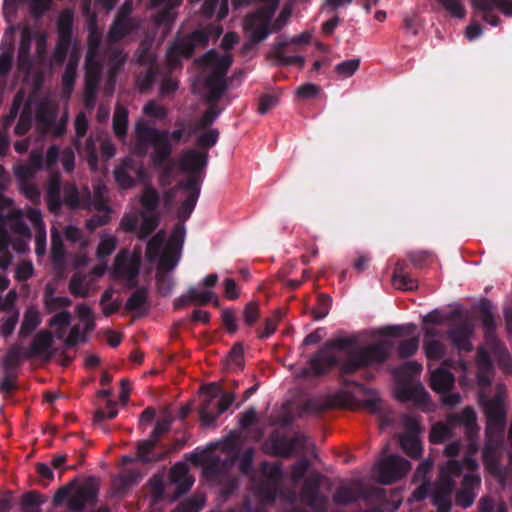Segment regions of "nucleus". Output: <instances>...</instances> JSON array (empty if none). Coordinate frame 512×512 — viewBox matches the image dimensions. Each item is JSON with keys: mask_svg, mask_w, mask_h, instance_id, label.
<instances>
[{"mask_svg": "<svg viewBox=\"0 0 512 512\" xmlns=\"http://www.w3.org/2000/svg\"><path fill=\"white\" fill-rule=\"evenodd\" d=\"M396 397L401 402L412 401L416 404H424L428 399V393L421 384H400L396 389Z\"/></svg>", "mask_w": 512, "mask_h": 512, "instance_id": "obj_27", "label": "nucleus"}, {"mask_svg": "<svg viewBox=\"0 0 512 512\" xmlns=\"http://www.w3.org/2000/svg\"><path fill=\"white\" fill-rule=\"evenodd\" d=\"M221 112L222 108H219L217 105L208 104V108L199 119L196 125V129H205L211 126L215 119L221 114Z\"/></svg>", "mask_w": 512, "mask_h": 512, "instance_id": "obj_52", "label": "nucleus"}, {"mask_svg": "<svg viewBox=\"0 0 512 512\" xmlns=\"http://www.w3.org/2000/svg\"><path fill=\"white\" fill-rule=\"evenodd\" d=\"M171 421L167 419L160 420L156 423L150 436L146 440H142L137 445V459L142 463L159 462L167 458L170 450L160 453H154V449L158 446L161 437L170 431Z\"/></svg>", "mask_w": 512, "mask_h": 512, "instance_id": "obj_9", "label": "nucleus"}, {"mask_svg": "<svg viewBox=\"0 0 512 512\" xmlns=\"http://www.w3.org/2000/svg\"><path fill=\"white\" fill-rule=\"evenodd\" d=\"M454 382V374L444 368H437L431 372L430 387L437 393L449 392L453 388Z\"/></svg>", "mask_w": 512, "mask_h": 512, "instance_id": "obj_29", "label": "nucleus"}, {"mask_svg": "<svg viewBox=\"0 0 512 512\" xmlns=\"http://www.w3.org/2000/svg\"><path fill=\"white\" fill-rule=\"evenodd\" d=\"M331 486L330 480L324 475L313 472L304 481L300 492L301 501L314 512H328L329 498L322 493L321 488Z\"/></svg>", "mask_w": 512, "mask_h": 512, "instance_id": "obj_7", "label": "nucleus"}, {"mask_svg": "<svg viewBox=\"0 0 512 512\" xmlns=\"http://www.w3.org/2000/svg\"><path fill=\"white\" fill-rule=\"evenodd\" d=\"M416 325L414 323H408L405 325H391L387 326L384 329V335L390 337H399L402 335H411L416 330Z\"/></svg>", "mask_w": 512, "mask_h": 512, "instance_id": "obj_61", "label": "nucleus"}, {"mask_svg": "<svg viewBox=\"0 0 512 512\" xmlns=\"http://www.w3.org/2000/svg\"><path fill=\"white\" fill-rule=\"evenodd\" d=\"M219 132L217 129H210L202 133L196 141L200 150L207 151L212 148L218 141Z\"/></svg>", "mask_w": 512, "mask_h": 512, "instance_id": "obj_58", "label": "nucleus"}, {"mask_svg": "<svg viewBox=\"0 0 512 512\" xmlns=\"http://www.w3.org/2000/svg\"><path fill=\"white\" fill-rule=\"evenodd\" d=\"M393 347L392 341L382 340L349 351L346 361L340 366V376L353 375L360 369L383 364L389 359Z\"/></svg>", "mask_w": 512, "mask_h": 512, "instance_id": "obj_2", "label": "nucleus"}, {"mask_svg": "<svg viewBox=\"0 0 512 512\" xmlns=\"http://www.w3.org/2000/svg\"><path fill=\"white\" fill-rule=\"evenodd\" d=\"M360 67V59L353 58L338 63L335 66V72L342 78L351 77Z\"/></svg>", "mask_w": 512, "mask_h": 512, "instance_id": "obj_50", "label": "nucleus"}, {"mask_svg": "<svg viewBox=\"0 0 512 512\" xmlns=\"http://www.w3.org/2000/svg\"><path fill=\"white\" fill-rule=\"evenodd\" d=\"M357 340L355 337H338L326 342L310 360L309 366L311 372L316 376H322L330 372L334 367L341 366L339 358L334 353V349L347 350L354 346Z\"/></svg>", "mask_w": 512, "mask_h": 512, "instance_id": "obj_3", "label": "nucleus"}, {"mask_svg": "<svg viewBox=\"0 0 512 512\" xmlns=\"http://www.w3.org/2000/svg\"><path fill=\"white\" fill-rule=\"evenodd\" d=\"M260 318L258 303L251 301L246 304L243 311V320L247 326L252 327Z\"/></svg>", "mask_w": 512, "mask_h": 512, "instance_id": "obj_62", "label": "nucleus"}, {"mask_svg": "<svg viewBox=\"0 0 512 512\" xmlns=\"http://www.w3.org/2000/svg\"><path fill=\"white\" fill-rule=\"evenodd\" d=\"M141 205L148 212H155L159 206L160 196L152 186H146L140 198Z\"/></svg>", "mask_w": 512, "mask_h": 512, "instance_id": "obj_42", "label": "nucleus"}, {"mask_svg": "<svg viewBox=\"0 0 512 512\" xmlns=\"http://www.w3.org/2000/svg\"><path fill=\"white\" fill-rule=\"evenodd\" d=\"M7 221H9L10 229L23 237H31V230L23 220V215L20 210L10 211L7 214Z\"/></svg>", "mask_w": 512, "mask_h": 512, "instance_id": "obj_38", "label": "nucleus"}, {"mask_svg": "<svg viewBox=\"0 0 512 512\" xmlns=\"http://www.w3.org/2000/svg\"><path fill=\"white\" fill-rule=\"evenodd\" d=\"M455 489V483H451L448 478L438 480L430 494L432 504L437 508V512H450L452 508L451 495Z\"/></svg>", "mask_w": 512, "mask_h": 512, "instance_id": "obj_21", "label": "nucleus"}, {"mask_svg": "<svg viewBox=\"0 0 512 512\" xmlns=\"http://www.w3.org/2000/svg\"><path fill=\"white\" fill-rule=\"evenodd\" d=\"M159 217L157 215L142 214V222L138 228L137 236L144 240L151 235L159 225Z\"/></svg>", "mask_w": 512, "mask_h": 512, "instance_id": "obj_43", "label": "nucleus"}, {"mask_svg": "<svg viewBox=\"0 0 512 512\" xmlns=\"http://www.w3.org/2000/svg\"><path fill=\"white\" fill-rule=\"evenodd\" d=\"M73 13L70 10H64L60 13L57 20L58 40L62 42H71L73 35Z\"/></svg>", "mask_w": 512, "mask_h": 512, "instance_id": "obj_32", "label": "nucleus"}, {"mask_svg": "<svg viewBox=\"0 0 512 512\" xmlns=\"http://www.w3.org/2000/svg\"><path fill=\"white\" fill-rule=\"evenodd\" d=\"M332 305V298L328 294H320L317 298V305L313 308L314 319L320 320L329 314Z\"/></svg>", "mask_w": 512, "mask_h": 512, "instance_id": "obj_49", "label": "nucleus"}, {"mask_svg": "<svg viewBox=\"0 0 512 512\" xmlns=\"http://www.w3.org/2000/svg\"><path fill=\"white\" fill-rule=\"evenodd\" d=\"M486 417L485 437L505 438L507 410L504 396L497 392L488 399L481 398Z\"/></svg>", "mask_w": 512, "mask_h": 512, "instance_id": "obj_6", "label": "nucleus"}, {"mask_svg": "<svg viewBox=\"0 0 512 512\" xmlns=\"http://www.w3.org/2000/svg\"><path fill=\"white\" fill-rule=\"evenodd\" d=\"M46 201L48 209L52 213H58L62 207L61 181L59 177H52L47 185Z\"/></svg>", "mask_w": 512, "mask_h": 512, "instance_id": "obj_31", "label": "nucleus"}, {"mask_svg": "<svg viewBox=\"0 0 512 512\" xmlns=\"http://www.w3.org/2000/svg\"><path fill=\"white\" fill-rule=\"evenodd\" d=\"M133 28L134 27L132 21L130 17H127V13L118 12L109 28L108 39L112 43L119 42L124 37L129 35Z\"/></svg>", "mask_w": 512, "mask_h": 512, "instance_id": "obj_24", "label": "nucleus"}, {"mask_svg": "<svg viewBox=\"0 0 512 512\" xmlns=\"http://www.w3.org/2000/svg\"><path fill=\"white\" fill-rule=\"evenodd\" d=\"M220 389L215 383L205 389V395L199 408L200 421L203 426H212L216 419L234 402L233 393H223L219 398Z\"/></svg>", "mask_w": 512, "mask_h": 512, "instance_id": "obj_5", "label": "nucleus"}, {"mask_svg": "<svg viewBox=\"0 0 512 512\" xmlns=\"http://www.w3.org/2000/svg\"><path fill=\"white\" fill-rule=\"evenodd\" d=\"M306 438L302 434L288 437L279 431H273L268 438V445L271 448V454L280 457H289L298 448L305 445Z\"/></svg>", "mask_w": 512, "mask_h": 512, "instance_id": "obj_16", "label": "nucleus"}, {"mask_svg": "<svg viewBox=\"0 0 512 512\" xmlns=\"http://www.w3.org/2000/svg\"><path fill=\"white\" fill-rule=\"evenodd\" d=\"M176 189H181L187 193V197L182 201L177 212L179 222L184 223L189 219L195 209L200 196L201 185L196 177H187L176 184Z\"/></svg>", "mask_w": 512, "mask_h": 512, "instance_id": "obj_15", "label": "nucleus"}, {"mask_svg": "<svg viewBox=\"0 0 512 512\" xmlns=\"http://www.w3.org/2000/svg\"><path fill=\"white\" fill-rule=\"evenodd\" d=\"M52 0H30L29 11L33 18H41L47 11H49Z\"/></svg>", "mask_w": 512, "mask_h": 512, "instance_id": "obj_63", "label": "nucleus"}, {"mask_svg": "<svg viewBox=\"0 0 512 512\" xmlns=\"http://www.w3.org/2000/svg\"><path fill=\"white\" fill-rule=\"evenodd\" d=\"M128 111L123 107H117L113 116V131L119 139L127 135Z\"/></svg>", "mask_w": 512, "mask_h": 512, "instance_id": "obj_39", "label": "nucleus"}, {"mask_svg": "<svg viewBox=\"0 0 512 512\" xmlns=\"http://www.w3.org/2000/svg\"><path fill=\"white\" fill-rule=\"evenodd\" d=\"M89 121L84 112H79L75 118L74 128L76 133V139L74 140V145L78 148L81 145V138H83L88 130Z\"/></svg>", "mask_w": 512, "mask_h": 512, "instance_id": "obj_54", "label": "nucleus"}, {"mask_svg": "<svg viewBox=\"0 0 512 512\" xmlns=\"http://www.w3.org/2000/svg\"><path fill=\"white\" fill-rule=\"evenodd\" d=\"M53 345V336L50 331H40L35 336L28 350L25 351V358L48 354Z\"/></svg>", "mask_w": 512, "mask_h": 512, "instance_id": "obj_28", "label": "nucleus"}, {"mask_svg": "<svg viewBox=\"0 0 512 512\" xmlns=\"http://www.w3.org/2000/svg\"><path fill=\"white\" fill-rule=\"evenodd\" d=\"M276 11L273 8L260 7L254 13L246 16L245 25L251 31V41L253 43H260L264 41L271 30V20Z\"/></svg>", "mask_w": 512, "mask_h": 512, "instance_id": "obj_11", "label": "nucleus"}, {"mask_svg": "<svg viewBox=\"0 0 512 512\" xmlns=\"http://www.w3.org/2000/svg\"><path fill=\"white\" fill-rule=\"evenodd\" d=\"M479 313L481 314V321L487 345L493 352L502 354L506 349L496 336L495 317L492 312V303L489 299L484 298L480 300Z\"/></svg>", "mask_w": 512, "mask_h": 512, "instance_id": "obj_13", "label": "nucleus"}, {"mask_svg": "<svg viewBox=\"0 0 512 512\" xmlns=\"http://www.w3.org/2000/svg\"><path fill=\"white\" fill-rule=\"evenodd\" d=\"M63 202L70 209H76L79 206V191L74 183H66L63 188Z\"/></svg>", "mask_w": 512, "mask_h": 512, "instance_id": "obj_55", "label": "nucleus"}, {"mask_svg": "<svg viewBox=\"0 0 512 512\" xmlns=\"http://www.w3.org/2000/svg\"><path fill=\"white\" fill-rule=\"evenodd\" d=\"M188 295L191 303L204 306L212 301L214 293L212 291H199L197 288L191 287L188 289Z\"/></svg>", "mask_w": 512, "mask_h": 512, "instance_id": "obj_60", "label": "nucleus"}, {"mask_svg": "<svg viewBox=\"0 0 512 512\" xmlns=\"http://www.w3.org/2000/svg\"><path fill=\"white\" fill-rule=\"evenodd\" d=\"M205 87L208 90L205 102L218 106V102L228 87L226 79H221V74H209L205 79Z\"/></svg>", "mask_w": 512, "mask_h": 512, "instance_id": "obj_25", "label": "nucleus"}, {"mask_svg": "<svg viewBox=\"0 0 512 512\" xmlns=\"http://www.w3.org/2000/svg\"><path fill=\"white\" fill-rule=\"evenodd\" d=\"M254 459V449L247 448L239 458V469L244 475H253L254 469L252 467Z\"/></svg>", "mask_w": 512, "mask_h": 512, "instance_id": "obj_64", "label": "nucleus"}, {"mask_svg": "<svg viewBox=\"0 0 512 512\" xmlns=\"http://www.w3.org/2000/svg\"><path fill=\"white\" fill-rule=\"evenodd\" d=\"M477 363V379L482 385L490 384V374L493 372V362L490 354L484 348H479L476 356Z\"/></svg>", "mask_w": 512, "mask_h": 512, "instance_id": "obj_30", "label": "nucleus"}, {"mask_svg": "<svg viewBox=\"0 0 512 512\" xmlns=\"http://www.w3.org/2000/svg\"><path fill=\"white\" fill-rule=\"evenodd\" d=\"M400 445L403 451L412 458H419L422 454V445L416 435L402 434Z\"/></svg>", "mask_w": 512, "mask_h": 512, "instance_id": "obj_37", "label": "nucleus"}, {"mask_svg": "<svg viewBox=\"0 0 512 512\" xmlns=\"http://www.w3.org/2000/svg\"><path fill=\"white\" fill-rule=\"evenodd\" d=\"M135 134L134 153L144 157L148 153L149 146L153 145L152 162L155 167H162L172 153L168 132L160 131L149 126L144 120H139L135 125Z\"/></svg>", "mask_w": 512, "mask_h": 512, "instance_id": "obj_1", "label": "nucleus"}, {"mask_svg": "<svg viewBox=\"0 0 512 512\" xmlns=\"http://www.w3.org/2000/svg\"><path fill=\"white\" fill-rule=\"evenodd\" d=\"M41 323V316L35 307H28L24 312L19 330L20 337L29 336Z\"/></svg>", "mask_w": 512, "mask_h": 512, "instance_id": "obj_33", "label": "nucleus"}, {"mask_svg": "<svg viewBox=\"0 0 512 512\" xmlns=\"http://www.w3.org/2000/svg\"><path fill=\"white\" fill-rule=\"evenodd\" d=\"M77 60L70 58L62 75L63 93L69 97L74 89L77 75Z\"/></svg>", "mask_w": 512, "mask_h": 512, "instance_id": "obj_36", "label": "nucleus"}, {"mask_svg": "<svg viewBox=\"0 0 512 512\" xmlns=\"http://www.w3.org/2000/svg\"><path fill=\"white\" fill-rule=\"evenodd\" d=\"M411 469V464L405 458L391 455L379 464V482L392 484L404 477Z\"/></svg>", "mask_w": 512, "mask_h": 512, "instance_id": "obj_14", "label": "nucleus"}, {"mask_svg": "<svg viewBox=\"0 0 512 512\" xmlns=\"http://www.w3.org/2000/svg\"><path fill=\"white\" fill-rule=\"evenodd\" d=\"M419 348V338L417 336L411 337L402 341L398 346V356L401 359H407L413 356Z\"/></svg>", "mask_w": 512, "mask_h": 512, "instance_id": "obj_51", "label": "nucleus"}, {"mask_svg": "<svg viewBox=\"0 0 512 512\" xmlns=\"http://www.w3.org/2000/svg\"><path fill=\"white\" fill-rule=\"evenodd\" d=\"M114 178L117 184L123 189H129L135 185L136 177L118 166L114 169Z\"/></svg>", "mask_w": 512, "mask_h": 512, "instance_id": "obj_59", "label": "nucleus"}, {"mask_svg": "<svg viewBox=\"0 0 512 512\" xmlns=\"http://www.w3.org/2000/svg\"><path fill=\"white\" fill-rule=\"evenodd\" d=\"M99 483L93 476L85 482L69 498L67 507L72 512H81L87 505H95L98 500Z\"/></svg>", "mask_w": 512, "mask_h": 512, "instance_id": "obj_12", "label": "nucleus"}, {"mask_svg": "<svg viewBox=\"0 0 512 512\" xmlns=\"http://www.w3.org/2000/svg\"><path fill=\"white\" fill-rule=\"evenodd\" d=\"M474 332L473 324L468 321H462L458 326L451 328L447 332L448 339L460 351L470 352L473 349L471 337Z\"/></svg>", "mask_w": 512, "mask_h": 512, "instance_id": "obj_22", "label": "nucleus"}, {"mask_svg": "<svg viewBox=\"0 0 512 512\" xmlns=\"http://www.w3.org/2000/svg\"><path fill=\"white\" fill-rule=\"evenodd\" d=\"M99 71L87 70L84 81L83 105L86 109L92 110L95 107L96 97L99 86Z\"/></svg>", "mask_w": 512, "mask_h": 512, "instance_id": "obj_26", "label": "nucleus"}, {"mask_svg": "<svg viewBox=\"0 0 512 512\" xmlns=\"http://www.w3.org/2000/svg\"><path fill=\"white\" fill-rule=\"evenodd\" d=\"M451 434V429L447 425L443 423H437L431 429L429 440L434 444L443 443L451 436Z\"/></svg>", "mask_w": 512, "mask_h": 512, "instance_id": "obj_57", "label": "nucleus"}, {"mask_svg": "<svg viewBox=\"0 0 512 512\" xmlns=\"http://www.w3.org/2000/svg\"><path fill=\"white\" fill-rule=\"evenodd\" d=\"M463 471V464L457 460H449L445 466L441 467L439 479L448 478L451 483H455L454 478L459 477Z\"/></svg>", "mask_w": 512, "mask_h": 512, "instance_id": "obj_48", "label": "nucleus"}, {"mask_svg": "<svg viewBox=\"0 0 512 512\" xmlns=\"http://www.w3.org/2000/svg\"><path fill=\"white\" fill-rule=\"evenodd\" d=\"M505 438L485 437L482 451L483 464L486 470L494 476L502 474V466L498 451L503 447Z\"/></svg>", "mask_w": 512, "mask_h": 512, "instance_id": "obj_20", "label": "nucleus"}, {"mask_svg": "<svg viewBox=\"0 0 512 512\" xmlns=\"http://www.w3.org/2000/svg\"><path fill=\"white\" fill-rule=\"evenodd\" d=\"M185 226L184 223L179 222L175 225L172 230L171 236L166 245L172 251H182L184 239H185Z\"/></svg>", "mask_w": 512, "mask_h": 512, "instance_id": "obj_44", "label": "nucleus"}, {"mask_svg": "<svg viewBox=\"0 0 512 512\" xmlns=\"http://www.w3.org/2000/svg\"><path fill=\"white\" fill-rule=\"evenodd\" d=\"M158 68L151 64L145 71L139 73L136 77V83L140 90L150 89L156 81Z\"/></svg>", "mask_w": 512, "mask_h": 512, "instance_id": "obj_46", "label": "nucleus"}, {"mask_svg": "<svg viewBox=\"0 0 512 512\" xmlns=\"http://www.w3.org/2000/svg\"><path fill=\"white\" fill-rule=\"evenodd\" d=\"M22 357H25V351L19 345H13L6 353L2 362L5 373H16V369L21 364Z\"/></svg>", "mask_w": 512, "mask_h": 512, "instance_id": "obj_34", "label": "nucleus"}, {"mask_svg": "<svg viewBox=\"0 0 512 512\" xmlns=\"http://www.w3.org/2000/svg\"><path fill=\"white\" fill-rule=\"evenodd\" d=\"M208 164V152L203 150L188 149L179 161L180 169L189 173L188 177H196L201 185L203 182L202 172Z\"/></svg>", "mask_w": 512, "mask_h": 512, "instance_id": "obj_18", "label": "nucleus"}, {"mask_svg": "<svg viewBox=\"0 0 512 512\" xmlns=\"http://www.w3.org/2000/svg\"><path fill=\"white\" fill-rule=\"evenodd\" d=\"M310 41V34L303 32L293 38L288 39L281 35L278 36L273 44L272 50L269 53V58L276 61V65L288 66L299 65L304 66L305 59L302 56H286L285 51L290 45L308 44Z\"/></svg>", "mask_w": 512, "mask_h": 512, "instance_id": "obj_10", "label": "nucleus"}, {"mask_svg": "<svg viewBox=\"0 0 512 512\" xmlns=\"http://www.w3.org/2000/svg\"><path fill=\"white\" fill-rule=\"evenodd\" d=\"M140 272L139 262L132 260L126 252H120L114 261V274L116 277L126 280V287L134 289L138 286Z\"/></svg>", "mask_w": 512, "mask_h": 512, "instance_id": "obj_19", "label": "nucleus"}, {"mask_svg": "<svg viewBox=\"0 0 512 512\" xmlns=\"http://www.w3.org/2000/svg\"><path fill=\"white\" fill-rule=\"evenodd\" d=\"M148 290L146 287H136V290L131 294L125 303L127 311L135 312L140 310L147 302Z\"/></svg>", "mask_w": 512, "mask_h": 512, "instance_id": "obj_41", "label": "nucleus"}, {"mask_svg": "<svg viewBox=\"0 0 512 512\" xmlns=\"http://www.w3.org/2000/svg\"><path fill=\"white\" fill-rule=\"evenodd\" d=\"M260 472L256 494L263 502L273 503L283 480L282 464L280 462L264 461L260 465Z\"/></svg>", "mask_w": 512, "mask_h": 512, "instance_id": "obj_8", "label": "nucleus"}, {"mask_svg": "<svg viewBox=\"0 0 512 512\" xmlns=\"http://www.w3.org/2000/svg\"><path fill=\"white\" fill-rule=\"evenodd\" d=\"M180 251H172L165 247V250L159 258V269L166 272L172 271L179 263Z\"/></svg>", "mask_w": 512, "mask_h": 512, "instance_id": "obj_45", "label": "nucleus"}, {"mask_svg": "<svg viewBox=\"0 0 512 512\" xmlns=\"http://www.w3.org/2000/svg\"><path fill=\"white\" fill-rule=\"evenodd\" d=\"M165 240L166 232L164 230H159L154 236H152L146 247V252L149 258L154 259L159 256Z\"/></svg>", "mask_w": 512, "mask_h": 512, "instance_id": "obj_47", "label": "nucleus"}, {"mask_svg": "<svg viewBox=\"0 0 512 512\" xmlns=\"http://www.w3.org/2000/svg\"><path fill=\"white\" fill-rule=\"evenodd\" d=\"M225 463L221 466L216 462H213L207 468L208 472L219 479L221 482L220 496L223 501H227L238 489L239 482L236 477H225L223 473Z\"/></svg>", "mask_w": 512, "mask_h": 512, "instance_id": "obj_23", "label": "nucleus"}, {"mask_svg": "<svg viewBox=\"0 0 512 512\" xmlns=\"http://www.w3.org/2000/svg\"><path fill=\"white\" fill-rule=\"evenodd\" d=\"M461 318L462 314L459 310H453L449 314L444 315L440 310L435 309L423 317V323L442 325L451 323L454 320H460Z\"/></svg>", "mask_w": 512, "mask_h": 512, "instance_id": "obj_35", "label": "nucleus"}, {"mask_svg": "<svg viewBox=\"0 0 512 512\" xmlns=\"http://www.w3.org/2000/svg\"><path fill=\"white\" fill-rule=\"evenodd\" d=\"M210 33L205 29L195 30L182 38L175 39L166 52V63L169 69L182 67V60L193 56L197 47L208 45Z\"/></svg>", "mask_w": 512, "mask_h": 512, "instance_id": "obj_4", "label": "nucleus"}, {"mask_svg": "<svg viewBox=\"0 0 512 512\" xmlns=\"http://www.w3.org/2000/svg\"><path fill=\"white\" fill-rule=\"evenodd\" d=\"M22 98L20 95L14 97L12 104L10 106L9 112L3 116L2 118V127L4 131H7L8 128L12 125L19 114V110L21 108Z\"/></svg>", "mask_w": 512, "mask_h": 512, "instance_id": "obj_56", "label": "nucleus"}, {"mask_svg": "<svg viewBox=\"0 0 512 512\" xmlns=\"http://www.w3.org/2000/svg\"><path fill=\"white\" fill-rule=\"evenodd\" d=\"M423 349L425 352V356L429 360L439 361L446 354L445 345L441 341L436 339H424Z\"/></svg>", "mask_w": 512, "mask_h": 512, "instance_id": "obj_40", "label": "nucleus"}, {"mask_svg": "<svg viewBox=\"0 0 512 512\" xmlns=\"http://www.w3.org/2000/svg\"><path fill=\"white\" fill-rule=\"evenodd\" d=\"M448 421L452 426H463L471 449H476L475 443L478 438L480 428L477 424L475 410L472 407L467 406L462 411L451 414Z\"/></svg>", "mask_w": 512, "mask_h": 512, "instance_id": "obj_17", "label": "nucleus"}, {"mask_svg": "<svg viewBox=\"0 0 512 512\" xmlns=\"http://www.w3.org/2000/svg\"><path fill=\"white\" fill-rule=\"evenodd\" d=\"M84 152L89 167L92 170H96L98 168L99 159L97 154L96 140L92 136L86 139Z\"/></svg>", "mask_w": 512, "mask_h": 512, "instance_id": "obj_53", "label": "nucleus"}]
</instances>
